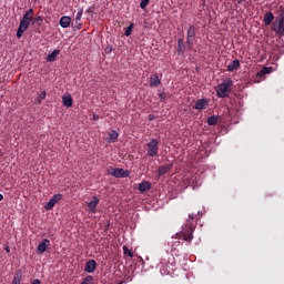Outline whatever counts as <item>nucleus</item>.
<instances>
[{
  "label": "nucleus",
  "mask_w": 284,
  "mask_h": 284,
  "mask_svg": "<svg viewBox=\"0 0 284 284\" xmlns=\"http://www.w3.org/2000/svg\"><path fill=\"white\" fill-rule=\"evenodd\" d=\"M108 143H116V141L119 140V132H116V130H112L108 133Z\"/></svg>",
  "instance_id": "15"
},
{
  "label": "nucleus",
  "mask_w": 284,
  "mask_h": 284,
  "mask_svg": "<svg viewBox=\"0 0 284 284\" xmlns=\"http://www.w3.org/2000/svg\"><path fill=\"white\" fill-rule=\"evenodd\" d=\"M158 97H159L160 101H165V99H168V93L162 92V93H159Z\"/></svg>",
  "instance_id": "33"
},
{
  "label": "nucleus",
  "mask_w": 284,
  "mask_h": 284,
  "mask_svg": "<svg viewBox=\"0 0 284 284\" xmlns=\"http://www.w3.org/2000/svg\"><path fill=\"white\" fill-rule=\"evenodd\" d=\"M241 68V62L239 60H233L227 65V72H234V70H239Z\"/></svg>",
  "instance_id": "19"
},
{
  "label": "nucleus",
  "mask_w": 284,
  "mask_h": 284,
  "mask_svg": "<svg viewBox=\"0 0 284 284\" xmlns=\"http://www.w3.org/2000/svg\"><path fill=\"white\" fill-rule=\"evenodd\" d=\"M31 284H41V280L36 278V280H33V281L31 282Z\"/></svg>",
  "instance_id": "36"
},
{
  "label": "nucleus",
  "mask_w": 284,
  "mask_h": 284,
  "mask_svg": "<svg viewBox=\"0 0 284 284\" xmlns=\"http://www.w3.org/2000/svg\"><path fill=\"white\" fill-rule=\"evenodd\" d=\"M173 165L172 164H165L159 168L158 170V176H164V174H168L170 170H172Z\"/></svg>",
  "instance_id": "16"
},
{
  "label": "nucleus",
  "mask_w": 284,
  "mask_h": 284,
  "mask_svg": "<svg viewBox=\"0 0 284 284\" xmlns=\"http://www.w3.org/2000/svg\"><path fill=\"white\" fill-rule=\"evenodd\" d=\"M281 13L272 24V30L280 37H284V8L280 7Z\"/></svg>",
  "instance_id": "4"
},
{
  "label": "nucleus",
  "mask_w": 284,
  "mask_h": 284,
  "mask_svg": "<svg viewBox=\"0 0 284 284\" xmlns=\"http://www.w3.org/2000/svg\"><path fill=\"white\" fill-rule=\"evenodd\" d=\"M61 54V50L55 49L53 50L48 57H47V63H54L57 61V58Z\"/></svg>",
  "instance_id": "11"
},
{
  "label": "nucleus",
  "mask_w": 284,
  "mask_h": 284,
  "mask_svg": "<svg viewBox=\"0 0 284 284\" xmlns=\"http://www.w3.org/2000/svg\"><path fill=\"white\" fill-rule=\"evenodd\" d=\"M119 284H123V282H120Z\"/></svg>",
  "instance_id": "43"
},
{
  "label": "nucleus",
  "mask_w": 284,
  "mask_h": 284,
  "mask_svg": "<svg viewBox=\"0 0 284 284\" xmlns=\"http://www.w3.org/2000/svg\"><path fill=\"white\" fill-rule=\"evenodd\" d=\"M194 39H196V27L191 24L186 31V45L189 50L194 48Z\"/></svg>",
  "instance_id": "6"
},
{
  "label": "nucleus",
  "mask_w": 284,
  "mask_h": 284,
  "mask_svg": "<svg viewBox=\"0 0 284 284\" xmlns=\"http://www.w3.org/2000/svg\"><path fill=\"white\" fill-rule=\"evenodd\" d=\"M149 121H154V114L149 115Z\"/></svg>",
  "instance_id": "38"
},
{
  "label": "nucleus",
  "mask_w": 284,
  "mask_h": 284,
  "mask_svg": "<svg viewBox=\"0 0 284 284\" xmlns=\"http://www.w3.org/2000/svg\"><path fill=\"white\" fill-rule=\"evenodd\" d=\"M0 201H3V194L0 193Z\"/></svg>",
  "instance_id": "41"
},
{
  "label": "nucleus",
  "mask_w": 284,
  "mask_h": 284,
  "mask_svg": "<svg viewBox=\"0 0 284 284\" xmlns=\"http://www.w3.org/2000/svg\"><path fill=\"white\" fill-rule=\"evenodd\" d=\"M195 227H196V223H194V215L190 214L189 220L186 221L185 227L182 230L180 234H178L179 239L182 237L183 241L191 243V241H193L194 239L192 234L194 233Z\"/></svg>",
  "instance_id": "1"
},
{
  "label": "nucleus",
  "mask_w": 284,
  "mask_h": 284,
  "mask_svg": "<svg viewBox=\"0 0 284 284\" xmlns=\"http://www.w3.org/2000/svg\"><path fill=\"white\" fill-rule=\"evenodd\" d=\"M122 250L125 256H129L130 258H134V253H132V251L128 246H123Z\"/></svg>",
  "instance_id": "25"
},
{
  "label": "nucleus",
  "mask_w": 284,
  "mask_h": 284,
  "mask_svg": "<svg viewBox=\"0 0 284 284\" xmlns=\"http://www.w3.org/2000/svg\"><path fill=\"white\" fill-rule=\"evenodd\" d=\"M34 23H43V18H41V16L36 17L34 21L32 22V26H34Z\"/></svg>",
  "instance_id": "34"
},
{
  "label": "nucleus",
  "mask_w": 284,
  "mask_h": 284,
  "mask_svg": "<svg viewBox=\"0 0 284 284\" xmlns=\"http://www.w3.org/2000/svg\"><path fill=\"white\" fill-rule=\"evenodd\" d=\"M267 68H264L261 72L257 73V78L261 79L263 77H265V74H267Z\"/></svg>",
  "instance_id": "32"
},
{
  "label": "nucleus",
  "mask_w": 284,
  "mask_h": 284,
  "mask_svg": "<svg viewBox=\"0 0 284 284\" xmlns=\"http://www.w3.org/2000/svg\"><path fill=\"white\" fill-rule=\"evenodd\" d=\"M32 19H34V9H29L28 11H26L22 19L20 20V24L17 30V39H21V37H23V32H26V30L30 28Z\"/></svg>",
  "instance_id": "2"
},
{
  "label": "nucleus",
  "mask_w": 284,
  "mask_h": 284,
  "mask_svg": "<svg viewBox=\"0 0 284 284\" xmlns=\"http://www.w3.org/2000/svg\"><path fill=\"white\" fill-rule=\"evenodd\" d=\"M149 4H150V0H141L140 8L142 10H145Z\"/></svg>",
  "instance_id": "28"
},
{
  "label": "nucleus",
  "mask_w": 284,
  "mask_h": 284,
  "mask_svg": "<svg viewBox=\"0 0 284 284\" xmlns=\"http://www.w3.org/2000/svg\"><path fill=\"white\" fill-rule=\"evenodd\" d=\"M48 97V92L42 91L38 98H37V102L39 103V105H41V103L43 102V99H45Z\"/></svg>",
  "instance_id": "26"
},
{
  "label": "nucleus",
  "mask_w": 284,
  "mask_h": 284,
  "mask_svg": "<svg viewBox=\"0 0 284 284\" xmlns=\"http://www.w3.org/2000/svg\"><path fill=\"white\" fill-rule=\"evenodd\" d=\"M150 190H152V184L150 182L143 181L140 183L139 192H141V194H144V192H150Z\"/></svg>",
  "instance_id": "14"
},
{
  "label": "nucleus",
  "mask_w": 284,
  "mask_h": 284,
  "mask_svg": "<svg viewBox=\"0 0 284 284\" xmlns=\"http://www.w3.org/2000/svg\"><path fill=\"white\" fill-rule=\"evenodd\" d=\"M180 244H181V242H180V241H176V242H175V245H180Z\"/></svg>",
  "instance_id": "42"
},
{
  "label": "nucleus",
  "mask_w": 284,
  "mask_h": 284,
  "mask_svg": "<svg viewBox=\"0 0 284 284\" xmlns=\"http://www.w3.org/2000/svg\"><path fill=\"white\" fill-rule=\"evenodd\" d=\"M245 0H237V3H244Z\"/></svg>",
  "instance_id": "40"
},
{
  "label": "nucleus",
  "mask_w": 284,
  "mask_h": 284,
  "mask_svg": "<svg viewBox=\"0 0 284 284\" xmlns=\"http://www.w3.org/2000/svg\"><path fill=\"white\" fill-rule=\"evenodd\" d=\"M4 252H7V254H10V246H6Z\"/></svg>",
  "instance_id": "37"
},
{
  "label": "nucleus",
  "mask_w": 284,
  "mask_h": 284,
  "mask_svg": "<svg viewBox=\"0 0 284 284\" xmlns=\"http://www.w3.org/2000/svg\"><path fill=\"white\" fill-rule=\"evenodd\" d=\"M63 199V194H55L51 197V201L54 202L55 204L59 203Z\"/></svg>",
  "instance_id": "27"
},
{
  "label": "nucleus",
  "mask_w": 284,
  "mask_h": 284,
  "mask_svg": "<svg viewBox=\"0 0 284 284\" xmlns=\"http://www.w3.org/2000/svg\"><path fill=\"white\" fill-rule=\"evenodd\" d=\"M57 205L52 200H50L47 205H44V210H52Z\"/></svg>",
  "instance_id": "29"
},
{
  "label": "nucleus",
  "mask_w": 284,
  "mask_h": 284,
  "mask_svg": "<svg viewBox=\"0 0 284 284\" xmlns=\"http://www.w3.org/2000/svg\"><path fill=\"white\" fill-rule=\"evenodd\" d=\"M108 174L110 176H114L115 179H128L130 176V171H125L123 169L111 168L108 170Z\"/></svg>",
  "instance_id": "7"
},
{
  "label": "nucleus",
  "mask_w": 284,
  "mask_h": 284,
  "mask_svg": "<svg viewBox=\"0 0 284 284\" xmlns=\"http://www.w3.org/2000/svg\"><path fill=\"white\" fill-rule=\"evenodd\" d=\"M72 22V19L68 16H63L60 19L59 24L61 26V28H70V23Z\"/></svg>",
  "instance_id": "18"
},
{
  "label": "nucleus",
  "mask_w": 284,
  "mask_h": 284,
  "mask_svg": "<svg viewBox=\"0 0 284 284\" xmlns=\"http://www.w3.org/2000/svg\"><path fill=\"white\" fill-rule=\"evenodd\" d=\"M146 154L151 159L159 156V140L152 139L149 143H146Z\"/></svg>",
  "instance_id": "5"
},
{
  "label": "nucleus",
  "mask_w": 284,
  "mask_h": 284,
  "mask_svg": "<svg viewBox=\"0 0 284 284\" xmlns=\"http://www.w3.org/2000/svg\"><path fill=\"white\" fill-rule=\"evenodd\" d=\"M161 85V78H159V74H153L150 77V87L151 88H159Z\"/></svg>",
  "instance_id": "13"
},
{
  "label": "nucleus",
  "mask_w": 284,
  "mask_h": 284,
  "mask_svg": "<svg viewBox=\"0 0 284 284\" xmlns=\"http://www.w3.org/2000/svg\"><path fill=\"white\" fill-rule=\"evenodd\" d=\"M87 12H90V9Z\"/></svg>",
  "instance_id": "44"
},
{
  "label": "nucleus",
  "mask_w": 284,
  "mask_h": 284,
  "mask_svg": "<svg viewBox=\"0 0 284 284\" xmlns=\"http://www.w3.org/2000/svg\"><path fill=\"white\" fill-rule=\"evenodd\" d=\"M263 21L265 26H272V22L274 21V13L272 11H268L264 14Z\"/></svg>",
  "instance_id": "17"
},
{
  "label": "nucleus",
  "mask_w": 284,
  "mask_h": 284,
  "mask_svg": "<svg viewBox=\"0 0 284 284\" xmlns=\"http://www.w3.org/2000/svg\"><path fill=\"white\" fill-rule=\"evenodd\" d=\"M97 270V261L94 260H89L85 263L84 271L88 272V274H92Z\"/></svg>",
  "instance_id": "9"
},
{
  "label": "nucleus",
  "mask_w": 284,
  "mask_h": 284,
  "mask_svg": "<svg viewBox=\"0 0 284 284\" xmlns=\"http://www.w3.org/2000/svg\"><path fill=\"white\" fill-rule=\"evenodd\" d=\"M100 199L98 196H93L92 201L88 202V212L89 214H97V207L99 206Z\"/></svg>",
  "instance_id": "8"
},
{
  "label": "nucleus",
  "mask_w": 284,
  "mask_h": 284,
  "mask_svg": "<svg viewBox=\"0 0 284 284\" xmlns=\"http://www.w3.org/2000/svg\"><path fill=\"white\" fill-rule=\"evenodd\" d=\"M21 276H22L21 271H18L16 273V276L13 277L11 284H21Z\"/></svg>",
  "instance_id": "23"
},
{
  "label": "nucleus",
  "mask_w": 284,
  "mask_h": 284,
  "mask_svg": "<svg viewBox=\"0 0 284 284\" xmlns=\"http://www.w3.org/2000/svg\"><path fill=\"white\" fill-rule=\"evenodd\" d=\"M92 281H94V277L92 275H88L84 280H83V284H90L92 283Z\"/></svg>",
  "instance_id": "30"
},
{
  "label": "nucleus",
  "mask_w": 284,
  "mask_h": 284,
  "mask_svg": "<svg viewBox=\"0 0 284 284\" xmlns=\"http://www.w3.org/2000/svg\"><path fill=\"white\" fill-rule=\"evenodd\" d=\"M207 99H200L195 102L194 109L195 110H205L209 105Z\"/></svg>",
  "instance_id": "10"
},
{
  "label": "nucleus",
  "mask_w": 284,
  "mask_h": 284,
  "mask_svg": "<svg viewBox=\"0 0 284 284\" xmlns=\"http://www.w3.org/2000/svg\"><path fill=\"white\" fill-rule=\"evenodd\" d=\"M178 54L179 57L185 54V47L183 45V38L178 39Z\"/></svg>",
  "instance_id": "20"
},
{
  "label": "nucleus",
  "mask_w": 284,
  "mask_h": 284,
  "mask_svg": "<svg viewBox=\"0 0 284 284\" xmlns=\"http://www.w3.org/2000/svg\"><path fill=\"white\" fill-rule=\"evenodd\" d=\"M83 17V9H80L79 12L75 16V21H81V18Z\"/></svg>",
  "instance_id": "31"
},
{
  "label": "nucleus",
  "mask_w": 284,
  "mask_h": 284,
  "mask_svg": "<svg viewBox=\"0 0 284 284\" xmlns=\"http://www.w3.org/2000/svg\"><path fill=\"white\" fill-rule=\"evenodd\" d=\"M62 103L64 108H72V103H73L72 95L69 94V95L62 97Z\"/></svg>",
  "instance_id": "21"
},
{
  "label": "nucleus",
  "mask_w": 284,
  "mask_h": 284,
  "mask_svg": "<svg viewBox=\"0 0 284 284\" xmlns=\"http://www.w3.org/2000/svg\"><path fill=\"white\" fill-rule=\"evenodd\" d=\"M93 121H99V115L94 114L93 115Z\"/></svg>",
  "instance_id": "39"
},
{
  "label": "nucleus",
  "mask_w": 284,
  "mask_h": 284,
  "mask_svg": "<svg viewBox=\"0 0 284 284\" xmlns=\"http://www.w3.org/2000/svg\"><path fill=\"white\" fill-rule=\"evenodd\" d=\"M234 82L232 79H226L223 83L219 84L216 88V95L219 99H225V97H230V92H232V87Z\"/></svg>",
  "instance_id": "3"
},
{
  "label": "nucleus",
  "mask_w": 284,
  "mask_h": 284,
  "mask_svg": "<svg viewBox=\"0 0 284 284\" xmlns=\"http://www.w3.org/2000/svg\"><path fill=\"white\" fill-rule=\"evenodd\" d=\"M48 247H50V240L44 239L42 242L39 243L38 252L40 254H43L45 252V250H48Z\"/></svg>",
  "instance_id": "12"
},
{
  "label": "nucleus",
  "mask_w": 284,
  "mask_h": 284,
  "mask_svg": "<svg viewBox=\"0 0 284 284\" xmlns=\"http://www.w3.org/2000/svg\"><path fill=\"white\" fill-rule=\"evenodd\" d=\"M132 30H134V23H131L129 27L124 29V36L125 37H131L132 36Z\"/></svg>",
  "instance_id": "24"
},
{
  "label": "nucleus",
  "mask_w": 284,
  "mask_h": 284,
  "mask_svg": "<svg viewBox=\"0 0 284 284\" xmlns=\"http://www.w3.org/2000/svg\"><path fill=\"white\" fill-rule=\"evenodd\" d=\"M209 125H219V115H212L207 118Z\"/></svg>",
  "instance_id": "22"
},
{
  "label": "nucleus",
  "mask_w": 284,
  "mask_h": 284,
  "mask_svg": "<svg viewBox=\"0 0 284 284\" xmlns=\"http://www.w3.org/2000/svg\"><path fill=\"white\" fill-rule=\"evenodd\" d=\"M113 50H114V49L112 48V45H108V47L104 49V52H105L106 54H110V53H112Z\"/></svg>",
  "instance_id": "35"
}]
</instances>
